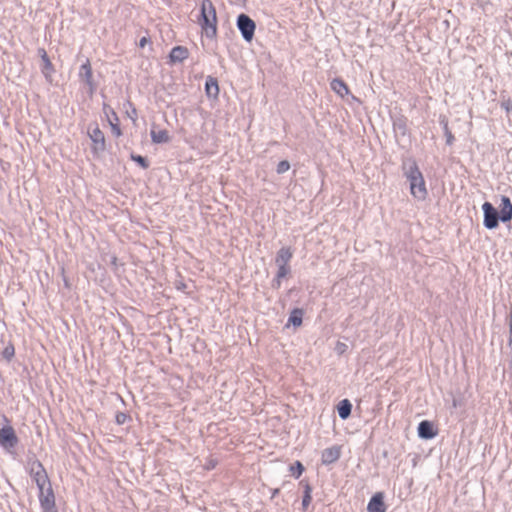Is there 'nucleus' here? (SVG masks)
I'll return each instance as SVG.
<instances>
[{
	"label": "nucleus",
	"mask_w": 512,
	"mask_h": 512,
	"mask_svg": "<svg viewBox=\"0 0 512 512\" xmlns=\"http://www.w3.org/2000/svg\"><path fill=\"white\" fill-rule=\"evenodd\" d=\"M405 175L410 182L411 194L418 200H424L427 196L425 181L415 162L404 165Z\"/></svg>",
	"instance_id": "obj_1"
},
{
	"label": "nucleus",
	"mask_w": 512,
	"mask_h": 512,
	"mask_svg": "<svg viewBox=\"0 0 512 512\" xmlns=\"http://www.w3.org/2000/svg\"><path fill=\"white\" fill-rule=\"evenodd\" d=\"M29 473L35 481L39 491L51 486L48 475L43 465L38 460H33L29 463Z\"/></svg>",
	"instance_id": "obj_2"
},
{
	"label": "nucleus",
	"mask_w": 512,
	"mask_h": 512,
	"mask_svg": "<svg viewBox=\"0 0 512 512\" xmlns=\"http://www.w3.org/2000/svg\"><path fill=\"white\" fill-rule=\"evenodd\" d=\"M201 16L203 18V26L216 32V11L210 0H203L201 6Z\"/></svg>",
	"instance_id": "obj_3"
},
{
	"label": "nucleus",
	"mask_w": 512,
	"mask_h": 512,
	"mask_svg": "<svg viewBox=\"0 0 512 512\" xmlns=\"http://www.w3.org/2000/svg\"><path fill=\"white\" fill-rule=\"evenodd\" d=\"M18 443V437L16 436L14 428L6 424L0 428V445L5 449L14 448Z\"/></svg>",
	"instance_id": "obj_4"
},
{
	"label": "nucleus",
	"mask_w": 512,
	"mask_h": 512,
	"mask_svg": "<svg viewBox=\"0 0 512 512\" xmlns=\"http://www.w3.org/2000/svg\"><path fill=\"white\" fill-rule=\"evenodd\" d=\"M484 213V226L488 229H494L499 224V213L490 202L482 205Z\"/></svg>",
	"instance_id": "obj_5"
},
{
	"label": "nucleus",
	"mask_w": 512,
	"mask_h": 512,
	"mask_svg": "<svg viewBox=\"0 0 512 512\" xmlns=\"http://www.w3.org/2000/svg\"><path fill=\"white\" fill-rule=\"evenodd\" d=\"M39 501L43 512H57L55 497L51 486L39 491Z\"/></svg>",
	"instance_id": "obj_6"
},
{
	"label": "nucleus",
	"mask_w": 512,
	"mask_h": 512,
	"mask_svg": "<svg viewBox=\"0 0 512 512\" xmlns=\"http://www.w3.org/2000/svg\"><path fill=\"white\" fill-rule=\"evenodd\" d=\"M78 75L80 80L88 86L90 93H93L96 89V84L92 79V69L88 59L81 64Z\"/></svg>",
	"instance_id": "obj_7"
},
{
	"label": "nucleus",
	"mask_w": 512,
	"mask_h": 512,
	"mask_svg": "<svg viewBox=\"0 0 512 512\" xmlns=\"http://www.w3.org/2000/svg\"><path fill=\"white\" fill-rule=\"evenodd\" d=\"M89 136L93 142V150L99 153L105 150V137L103 132L97 127L89 128Z\"/></svg>",
	"instance_id": "obj_8"
},
{
	"label": "nucleus",
	"mask_w": 512,
	"mask_h": 512,
	"mask_svg": "<svg viewBox=\"0 0 512 512\" xmlns=\"http://www.w3.org/2000/svg\"><path fill=\"white\" fill-rule=\"evenodd\" d=\"M38 55L39 57L41 58L42 62H43V65H42V73L45 77V79L49 82L52 81V74L54 72V68H53V64L51 63L48 55H47V52L45 51L44 48H39L38 49Z\"/></svg>",
	"instance_id": "obj_9"
},
{
	"label": "nucleus",
	"mask_w": 512,
	"mask_h": 512,
	"mask_svg": "<svg viewBox=\"0 0 512 512\" xmlns=\"http://www.w3.org/2000/svg\"><path fill=\"white\" fill-rule=\"evenodd\" d=\"M367 511L368 512H385L386 511L383 493L378 492L375 495H373V497L370 499V501L368 503Z\"/></svg>",
	"instance_id": "obj_10"
},
{
	"label": "nucleus",
	"mask_w": 512,
	"mask_h": 512,
	"mask_svg": "<svg viewBox=\"0 0 512 512\" xmlns=\"http://www.w3.org/2000/svg\"><path fill=\"white\" fill-rule=\"evenodd\" d=\"M340 457V448L338 446H333L330 448H326L322 452L321 461L323 464L328 465L336 462Z\"/></svg>",
	"instance_id": "obj_11"
},
{
	"label": "nucleus",
	"mask_w": 512,
	"mask_h": 512,
	"mask_svg": "<svg viewBox=\"0 0 512 512\" xmlns=\"http://www.w3.org/2000/svg\"><path fill=\"white\" fill-rule=\"evenodd\" d=\"M237 27L240 32H254L255 22L246 14H240L237 18Z\"/></svg>",
	"instance_id": "obj_12"
},
{
	"label": "nucleus",
	"mask_w": 512,
	"mask_h": 512,
	"mask_svg": "<svg viewBox=\"0 0 512 512\" xmlns=\"http://www.w3.org/2000/svg\"><path fill=\"white\" fill-rule=\"evenodd\" d=\"M293 257V251L290 247H282L276 255L275 263L277 266H289Z\"/></svg>",
	"instance_id": "obj_13"
},
{
	"label": "nucleus",
	"mask_w": 512,
	"mask_h": 512,
	"mask_svg": "<svg viewBox=\"0 0 512 512\" xmlns=\"http://www.w3.org/2000/svg\"><path fill=\"white\" fill-rule=\"evenodd\" d=\"M189 55L188 49L184 46H176L174 47L169 55L171 63H181L183 62Z\"/></svg>",
	"instance_id": "obj_14"
},
{
	"label": "nucleus",
	"mask_w": 512,
	"mask_h": 512,
	"mask_svg": "<svg viewBox=\"0 0 512 512\" xmlns=\"http://www.w3.org/2000/svg\"><path fill=\"white\" fill-rule=\"evenodd\" d=\"M501 202L499 218L502 222L510 221L512 219V203L507 196H502Z\"/></svg>",
	"instance_id": "obj_15"
},
{
	"label": "nucleus",
	"mask_w": 512,
	"mask_h": 512,
	"mask_svg": "<svg viewBox=\"0 0 512 512\" xmlns=\"http://www.w3.org/2000/svg\"><path fill=\"white\" fill-rule=\"evenodd\" d=\"M418 435L423 439H432L436 433L434 432L433 426L429 421H422L418 426Z\"/></svg>",
	"instance_id": "obj_16"
},
{
	"label": "nucleus",
	"mask_w": 512,
	"mask_h": 512,
	"mask_svg": "<svg viewBox=\"0 0 512 512\" xmlns=\"http://www.w3.org/2000/svg\"><path fill=\"white\" fill-rule=\"evenodd\" d=\"M330 86L331 89L342 98L349 93L347 85L341 79H333Z\"/></svg>",
	"instance_id": "obj_17"
},
{
	"label": "nucleus",
	"mask_w": 512,
	"mask_h": 512,
	"mask_svg": "<svg viewBox=\"0 0 512 512\" xmlns=\"http://www.w3.org/2000/svg\"><path fill=\"white\" fill-rule=\"evenodd\" d=\"M206 94L208 97L216 98L219 94L218 82L213 77H208L205 84Z\"/></svg>",
	"instance_id": "obj_18"
},
{
	"label": "nucleus",
	"mask_w": 512,
	"mask_h": 512,
	"mask_svg": "<svg viewBox=\"0 0 512 512\" xmlns=\"http://www.w3.org/2000/svg\"><path fill=\"white\" fill-rule=\"evenodd\" d=\"M337 410L341 419H347L351 414L352 404L348 399H344L339 402Z\"/></svg>",
	"instance_id": "obj_19"
},
{
	"label": "nucleus",
	"mask_w": 512,
	"mask_h": 512,
	"mask_svg": "<svg viewBox=\"0 0 512 512\" xmlns=\"http://www.w3.org/2000/svg\"><path fill=\"white\" fill-rule=\"evenodd\" d=\"M151 138L154 143H167L169 141V134L167 130H158L154 128L151 130Z\"/></svg>",
	"instance_id": "obj_20"
},
{
	"label": "nucleus",
	"mask_w": 512,
	"mask_h": 512,
	"mask_svg": "<svg viewBox=\"0 0 512 512\" xmlns=\"http://www.w3.org/2000/svg\"><path fill=\"white\" fill-rule=\"evenodd\" d=\"M303 310L296 308L294 309L288 319V323L294 326H300L302 324Z\"/></svg>",
	"instance_id": "obj_21"
},
{
	"label": "nucleus",
	"mask_w": 512,
	"mask_h": 512,
	"mask_svg": "<svg viewBox=\"0 0 512 512\" xmlns=\"http://www.w3.org/2000/svg\"><path fill=\"white\" fill-rule=\"evenodd\" d=\"M14 355H15V348L12 344L7 345L2 352V357L5 360H7L8 362L11 361V359L14 357Z\"/></svg>",
	"instance_id": "obj_22"
},
{
	"label": "nucleus",
	"mask_w": 512,
	"mask_h": 512,
	"mask_svg": "<svg viewBox=\"0 0 512 512\" xmlns=\"http://www.w3.org/2000/svg\"><path fill=\"white\" fill-rule=\"evenodd\" d=\"M311 488L309 486H306V489H305V494L303 496V500H302V506H303V509L306 510L307 507L309 506L310 502H311Z\"/></svg>",
	"instance_id": "obj_23"
},
{
	"label": "nucleus",
	"mask_w": 512,
	"mask_h": 512,
	"mask_svg": "<svg viewBox=\"0 0 512 512\" xmlns=\"http://www.w3.org/2000/svg\"><path fill=\"white\" fill-rule=\"evenodd\" d=\"M131 159L133 161H135L136 163H138L143 169H146L148 168V161L145 157L141 156V155H134L132 154L131 155Z\"/></svg>",
	"instance_id": "obj_24"
},
{
	"label": "nucleus",
	"mask_w": 512,
	"mask_h": 512,
	"mask_svg": "<svg viewBox=\"0 0 512 512\" xmlns=\"http://www.w3.org/2000/svg\"><path fill=\"white\" fill-rule=\"evenodd\" d=\"M289 169L290 163L287 160H282L278 163L276 171L278 174H283L287 172Z\"/></svg>",
	"instance_id": "obj_25"
},
{
	"label": "nucleus",
	"mask_w": 512,
	"mask_h": 512,
	"mask_svg": "<svg viewBox=\"0 0 512 512\" xmlns=\"http://www.w3.org/2000/svg\"><path fill=\"white\" fill-rule=\"evenodd\" d=\"M278 267V271H277V274H276V277L278 278H285L291 271L290 269V266H277Z\"/></svg>",
	"instance_id": "obj_26"
},
{
	"label": "nucleus",
	"mask_w": 512,
	"mask_h": 512,
	"mask_svg": "<svg viewBox=\"0 0 512 512\" xmlns=\"http://www.w3.org/2000/svg\"><path fill=\"white\" fill-rule=\"evenodd\" d=\"M501 108L504 109L507 113L512 110V101L510 99H503L500 104Z\"/></svg>",
	"instance_id": "obj_27"
},
{
	"label": "nucleus",
	"mask_w": 512,
	"mask_h": 512,
	"mask_svg": "<svg viewBox=\"0 0 512 512\" xmlns=\"http://www.w3.org/2000/svg\"><path fill=\"white\" fill-rule=\"evenodd\" d=\"M303 470H304V467L299 461L296 462V472H295V468L293 466L291 467V471L293 472V474L295 475L296 478L300 477Z\"/></svg>",
	"instance_id": "obj_28"
},
{
	"label": "nucleus",
	"mask_w": 512,
	"mask_h": 512,
	"mask_svg": "<svg viewBox=\"0 0 512 512\" xmlns=\"http://www.w3.org/2000/svg\"><path fill=\"white\" fill-rule=\"evenodd\" d=\"M509 347L512 348V302L510 307V313H509V341H508Z\"/></svg>",
	"instance_id": "obj_29"
},
{
	"label": "nucleus",
	"mask_w": 512,
	"mask_h": 512,
	"mask_svg": "<svg viewBox=\"0 0 512 512\" xmlns=\"http://www.w3.org/2000/svg\"><path fill=\"white\" fill-rule=\"evenodd\" d=\"M127 418H128V416L125 413L120 412L116 415V422L120 425L124 424L126 422Z\"/></svg>",
	"instance_id": "obj_30"
},
{
	"label": "nucleus",
	"mask_w": 512,
	"mask_h": 512,
	"mask_svg": "<svg viewBox=\"0 0 512 512\" xmlns=\"http://www.w3.org/2000/svg\"><path fill=\"white\" fill-rule=\"evenodd\" d=\"M281 278L275 277V279L272 282V286L276 289H279L281 287Z\"/></svg>",
	"instance_id": "obj_31"
},
{
	"label": "nucleus",
	"mask_w": 512,
	"mask_h": 512,
	"mask_svg": "<svg viewBox=\"0 0 512 512\" xmlns=\"http://www.w3.org/2000/svg\"><path fill=\"white\" fill-rule=\"evenodd\" d=\"M446 138H447L446 139L447 144H449V145L452 144L454 138H453V135L451 134V132L448 131L447 128H446Z\"/></svg>",
	"instance_id": "obj_32"
},
{
	"label": "nucleus",
	"mask_w": 512,
	"mask_h": 512,
	"mask_svg": "<svg viewBox=\"0 0 512 512\" xmlns=\"http://www.w3.org/2000/svg\"><path fill=\"white\" fill-rule=\"evenodd\" d=\"M242 36L247 42H251L254 34H242Z\"/></svg>",
	"instance_id": "obj_33"
},
{
	"label": "nucleus",
	"mask_w": 512,
	"mask_h": 512,
	"mask_svg": "<svg viewBox=\"0 0 512 512\" xmlns=\"http://www.w3.org/2000/svg\"><path fill=\"white\" fill-rule=\"evenodd\" d=\"M149 42V39L147 37H143L140 42H139V46L140 47H144L147 43Z\"/></svg>",
	"instance_id": "obj_34"
},
{
	"label": "nucleus",
	"mask_w": 512,
	"mask_h": 512,
	"mask_svg": "<svg viewBox=\"0 0 512 512\" xmlns=\"http://www.w3.org/2000/svg\"><path fill=\"white\" fill-rule=\"evenodd\" d=\"M344 347H345V345H344V344L338 343V345H337V351H338L339 353H342V352L344 351Z\"/></svg>",
	"instance_id": "obj_35"
},
{
	"label": "nucleus",
	"mask_w": 512,
	"mask_h": 512,
	"mask_svg": "<svg viewBox=\"0 0 512 512\" xmlns=\"http://www.w3.org/2000/svg\"><path fill=\"white\" fill-rule=\"evenodd\" d=\"M113 131H114V132H116V133H117V135H119V134H120V130H119V128H117V127H115V126H113Z\"/></svg>",
	"instance_id": "obj_36"
},
{
	"label": "nucleus",
	"mask_w": 512,
	"mask_h": 512,
	"mask_svg": "<svg viewBox=\"0 0 512 512\" xmlns=\"http://www.w3.org/2000/svg\"><path fill=\"white\" fill-rule=\"evenodd\" d=\"M116 261H117V258H116V257H114V258H113V264H116Z\"/></svg>",
	"instance_id": "obj_37"
}]
</instances>
